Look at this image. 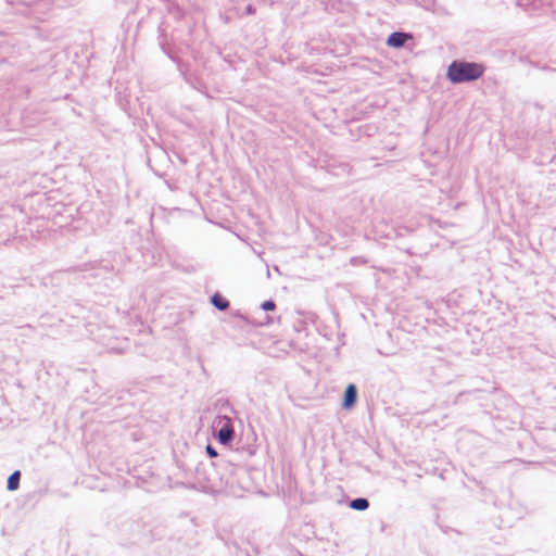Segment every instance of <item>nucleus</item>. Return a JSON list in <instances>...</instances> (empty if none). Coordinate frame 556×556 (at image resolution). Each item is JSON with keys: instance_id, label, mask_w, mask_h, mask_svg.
Here are the masks:
<instances>
[{"instance_id": "obj_8", "label": "nucleus", "mask_w": 556, "mask_h": 556, "mask_svg": "<svg viewBox=\"0 0 556 556\" xmlns=\"http://www.w3.org/2000/svg\"><path fill=\"white\" fill-rule=\"evenodd\" d=\"M262 308L265 311H274L276 308V304L273 301H265L262 304Z\"/></svg>"}, {"instance_id": "obj_2", "label": "nucleus", "mask_w": 556, "mask_h": 556, "mask_svg": "<svg viewBox=\"0 0 556 556\" xmlns=\"http://www.w3.org/2000/svg\"><path fill=\"white\" fill-rule=\"evenodd\" d=\"M217 425H220L218 430V440L223 444H227L232 440L233 428L231 420L227 417H218Z\"/></svg>"}, {"instance_id": "obj_1", "label": "nucleus", "mask_w": 556, "mask_h": 556, "mask_svg": "<svg viewBox=\"0 0 556 556\" xmlns=\"http://www.w3.org/2000/svg\"><path fill=\"white\" fill-rule=\"evenodd\" d=\"M484 71V65L480 63L454 61L447 67L446 75L453 84H460L480 78Z\"/></svg>"}, {"instance_id": "obj_7", "label": "nucleus", "mask_w": 556, "mask_h": 556, "mask_svg": "<svg viewBox=\"0 0 556 556\" xmlns=\"http://www.w3.org/2000/svg\"><path fill=\"white\" fill-rule=\"evenodd\" d=\"M369 503L366 498H356L351 502V507L356 510H364L368 508Z\"/></svg>"}, {"instance_id": "obj_9", "label": "nucleus", "mask_w": 556, "mask_h": 556, "mask_svg": "<svg viewBox=\"0 0 556 556\" xmlns=\"http://www.w3.org/2000/svg\"><path fill=\"white\" fill-rule=\"evenodd\" d=\"M206 453L211 457H216L217 456V452L211 445L206 446Z\"/></svg>"}, {"instance_id": "obj_3", "label": "nucleus", "mask_w": 556, "mask_h": 556, "mask_svg": "<svg viewBox=\"0 0 556 556\" xmlns=\"http://www.w3.org/2000/svg\"><path fill=\"white\" fill-rule=\"evenodd\" d=\"M408 39H410V36L408 34L395 31L389 36L387 43L390 47L400 48L404 46Z\"/></svg>"}, {"instance_id": "obj_6", "label": "nucleus", "mask_w": 556, "mask_h": 556, "mask_svg": "<svg viewBox=\"0 0 556 556\" xmlns=\"http://www.w3.org/2000/svg\"><path fill=\"white\" fill-rule=\"evenodd\" d=\"M20 477L21 473L18 470L14 471L9 478H8V489L10 491H15L20 486Z\"/></svg>"}, {"instance_id": "obj_4", "label": "nucleus", "mask_w": 556, "mask_h": 556, "mask_svg": "<svg viewBox=\"0 0 556 556\" xmlns=\"http://www.w3.org/2000/svg\"><path fill=\"white\" fill-rule=\"evenodd\" d=\"M357 397V391L356 387L351 383L346 387L345 393H344V400H343V407L344 408H351L354 406Z\"/></svg>"}, {"instance_id": "obj_5", "label": "nucleus", "mask_w": 556, "mask_h": 556, "mask_svg": "<svg viewBox=\"0 0 556 556\" xmlns=\"http://www.w3.org/2000/svg\"><path fill=\"white\" fill-rule=\"evenodd\" d=\"M212 304L220 311L227 309L229 306V302L218 293L212 296Z\"/></svg>"}]
</instances>
